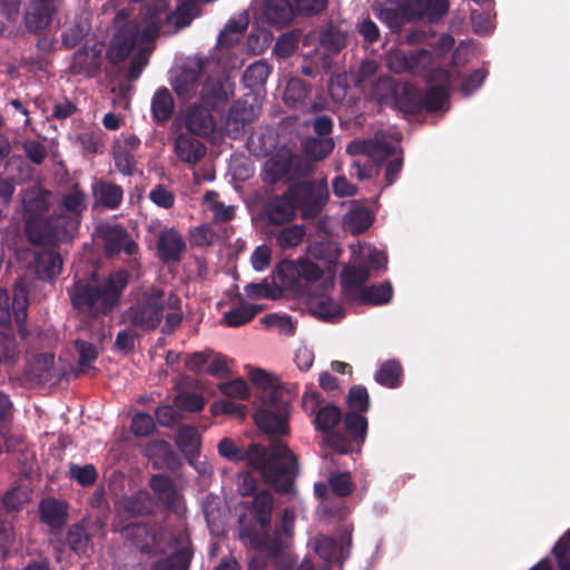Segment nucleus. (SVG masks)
<instances>
[{
  "label": "nucleus",
  "instance_id": "1",
  "mask_svg": "<svg viewBox=\"0 0 570 570\" xmlns=\"http://www.w3.org/2000/svg\"><path fill=\"white\" fill-rule=\"evenodd\" d=\"M167 6V0H155L153 4H147L140 12L139 18L134 21H127L128 17L122 11L116 16L115 26L117 31L110 42L108 57L112 61H120L137 48L138 56L134 58L129 67L131 80L137 79L147 65V56L150 51L149 43L158 35L164 19L178 30L188 26L198 14V7L191 1L183 2L170 14L166 12Z\"/></svg>",
  "mask_w": 570,
  "mask_h": 570
},
{
  "label": "nucleus",
  "instance_id": "2",
  "mask_svg": "<svg viewBox=\"0 0 570 570\" xmlns=\"http://www.w3.org/2000/svg\"><path fill=\"white\" fill-rule=\"evenodd\" d=\"M309 256L322 261L324 266L308 257L297 262L284 261L277 266V277L285 289H292L306 298L309 311L325 321H338L344 316L341 306L327 292L334 286L337 249L331 243H316L308 247Z\"/></svg>",
  "mask_w": 570,
  "mask_h": 570
},
{
  "label": "nucleus",
  "instance_id": "3",
  "mask_svg": "<svg viewBox=\"0 0 570 570\" xmlns=\"http://www.w3.org/2000/svg\"><path fill=\"white\" fill-rule=\"evenodd\" d=\"M386 264L385 254L372 245L365 243L351 245V259L342 273V286L346 298L368 305L387 304L393 297L391 283L363 286L373 272H384Z\"/></svg>",
  "mask_w": 570,
  "mask_h": 570
},
{
  "label": "nucleus",
  "instance_id": "4",
  "mask_svg": "<svg viewBox=\"0 0 570 570\" xmlns=\"http://www.w3.org/2000/svg\"><path fill=\"white\" fill-rule=\"evenodd\" d=\"M218 452L229 461L246 459L247 464L261 472L264 480L278 492H289L296 474L297 460L294 453L281 441H272L269 454L266 449L253 444L246 454L236 443L225 438L218 444Z\"/></svg>",
  "mask_w": 570,
  "mask_h": 570
},
{
  "label": "nucleus",
  "instance_id": "5",
  "mask_svg": "<svg viewBox=\"0 0 570 570\" xmlns=\"http://www.w3.org/2000/svg\"><path fill=\"white\" fill-rule=\"evenodd\" d=\"M50 193L33 187L28 189L22 198L26 233L35 244H55L71 239L77 230V220L70 218L65 227L57 225L56 216L43 219L42 215L50 205Z\"/></svg>",
  "mask_w": 570,
  "mask_h": 570
},
{
  "label": "nucleus",
  "instance_id": "6",
  "mask_svg": "<svg viewBox=\"0 0 570 570\" xmlns=\"http://www.w3.org/2000/svg\"><path fill=\"white\" fill-rule=\"evenodd\" d=\"M128 283L129 273L124 269L110 273L101 282L94 275L89 283L77 282L70 297L75 307L94 316L106 315L119 304Z\"/></svg>",
  "mask_w": 570,
  "mask_h": 570
},
{
  "label": "nucleus",
  "instance_id": "7",
  "mask_svg": "<svg viewBox=\"0 0 570 570\" xmlns=\"http://www.w3.org/2000/svg\"><path fill=\"white\" fill-rule=\"evenodd\" d=\"M327 184L322 181L315 185L303 181L289 187L287 193L281 197L272 198L266 207L267 219L272 224H285L295 217L297 208L302 209L304 218L318 214L327 199Z\"/></svg>",
  "mask_w": 570,
  "mask_h": 570
},
{
  "label": "nucleus",
  "instance_id": "8",
  "mask_svg": "<svg viewBox=\"0 0 570 570\" xmlns=\"http://www.w3.org/2000/svg\"><path fill=\"white\" fill-rule=\"evenodd\" d=\"M436 83L432 86L424 97L410 85H402L394 87L391 79L384 78L376 82L373 91V97L380 102H385L390 96H395L396 106L405 111H413L420 105L424 106L428 110H441L446 102V88L453 82L452 76L444 70L438 71L435 77Z\"/></svg>",
  "mask_w": 570,
  "mask_h": 570
},
{
  "label": "nucleus",
  "instance_id": "9",
  "mask_svg": "<svg viewBox=\"0 0 570 570\" xmlns=\"http://www.w3.org/2000/svg\"><path fill=\"white\" fill-rule=\"evenodd\" d=\"M400 138V134L394 130L386 134H377L373 140L353 141L348 145L347 153L353 156L365 155L376 161H382L393 156L394 158L389 163L385 170V179L387 185H391L402 167V158L399 156Z\"/></svg>",
  "mask_w": 570,
  "mask_h": 570
},
{
  "label": "nucleus",
  "instance_id": "10",
  "mask_svg": "<svg viewBox=\"0 0 570 570\" xmlns=\"http://www.w3.org/2000/svg\"><path fill=\"white\" fill-rule=\"evenodd\" d=\"M273 511V497L268 491L256 494L248 514L239 518L240 538L254 549H262L265 543L266 529L269 525Z\"/></svg>",
  "mask_w": 570,
  "mask_h": 570
},
{
  "label": "nucleus",
  "instance_id": "11",
  "mask_svg": "<svg viewBox=\"0 0 570 570\" xmlns=\"http://www.w3.org/2000/svg\"><path fill=\"white\" fill-rule=\"evenodd\" d=\"M289 399L278 397L275 393L272 397L259 402L254 414L257 428L269 436H284L289 434Z\"/></svg>",
  "mask_w": 570,
  "mask_h": 570
},
{
  "label": "nucleus",
  "instance_id": "12",
  "mask_svg": "<svg viewBox=\"0 0 570 570\" xmlns=\"http://www.w3.org/2000/svg\"><path fill=\"white\" fill-rule=\"evenodd\" d=\"M163 292L151 288L146 292L139 302L127 313V318L137 327L153 330L157 327L163 318Z\"/></svg>",
  "mask_w": 570,
  "mask_h": 570
},
{
  "label": "nucleus",
  "instance_id": "13",
  "mask_svg": "<svg viewBox=\"0 0 570 570\" xmlns=\"http://www.w3.org/2000/svg\"><path fill=\"white\" fill-rule=\"evenodd\" d=\"M258 92H248L232 107L225 124L226 135L237 138L245 127L253 122L261 112Z\"/></svg>",
  "mask_w": 570,
  "mask_h": 570
},
{
  "label": "nucleus",
  "instance_id": "14",
  "mask_svg": "<svg viewBox=\"0 0 570 570\" xmlns=\"http://www.w3.org/2000/svg\"><path fill=\"white\" fill-rule=\"evenodd\" d=\"M205 384L198 380L183 379L179 392L175 396V406L181 411L198 412L204 409L206 400L203 396Z\"/></svg>",
  "mask_w": 570,
  "mask_h": 570
},
{
  "label": "nucleus",
  "instance_id": "15",
  "mask_svg": "<svg viewBox=\"0 0 570 570\" xmlns=\"http://www.w3.org/2000/svg\"><path fill=\"white\" fill-rule=\"evenodd\" d=\"M186 129L196 136L207 137L216 131L214 118L205 107L193 105L181 112Z\"/></svg>",
  "mask_w": 570,
  "mask_h": 570
},
{
  "label": "nucleus",
  "instance_id": "16",
  "mask_svg": "<svg viewBox=\"0 0 570 570\" xmlns=\"http://www.w3.org/2000/svg\"><path fill=\"white\" fill-rule=\"evenodd\" d=\"M99 233L105 242L108 254L124 250L127 255L136 254L138 246L129 238L127 232L118 225L104 224L99 226Z\"/></svg>",
  "mask_w": 570,
  "mask_h": 570
},
{
  "label": "nucleus",
  "instance_id": "17",
  "mask_svg": "<svg viewBox=\"0 0 570 570\" xmlns=\"http://www.w3.org/2000/svg\"><path fill=\"white\" fill-rule=\"evenodd\" d=\"M174 153L181 163L194 167L206 155V146L190 134L180 132L174 140Z\"/></svg>",
  "mask_w": 570,
  "mask_h": 570
},
{
  "label": "nucleus",
  "instance_id": "18",
  "mask_svg": "<svg viewBox=\"0 0 570 570\" xmlns=\"http://www.w3.org/2000/svg\"><path fill=\"white\" fill-rule=\"evenodd\" d=\"M202 63L198 60L187 61L173 79L175 92L184 99L190 98L197 90Z\"/></svg>",
  "mask_w": 570,
  "mask_h": 570
},
{
  "label": "nucleus",
  "instance_id": "19",
  "mask_svg": "<svg viewBox=\"0 0 570 570\" xmlns=\"http://www.w3.org/2000/svg\"><path fill=\"white\" fill-rule=\"evenodd\" d=\"M431 61V55L428 51H417L406 56L399 49L391 50L386 56L387 68L393 72H419L426 62Z\"/></svg>",
  "mask_w": 570,
  "mask_h": 570
},
{
  "label": "nucleus",
  "instance_id": "20",
  "mask_svg": "<svg viewBox=\"0 0 570 570\" xmlns=\"http://www.w3.org/2000/svg\"><path fill=\"white\" fill-rule=\"evenodd\" d=\"M27 293L24 288L17 286L10 308L9 296L6 291L0 289V324H7L13 314L17 324H23L26 320Z\"/></svg>",
  "mask_w": 570,
  "mask_h": 570
},
{
  "label": "nucleus",
  "instance_id": "21",
  "mask_svg": "<svg viewBox=\"0 0 570 570\" xmlns=\"http://www.w3.org/2000/svg\"><path fill=\"white\" fill-rule=\"evenodd\" d=\"M315 552L326 562L341 561L348 552L351 534H345L340 542L327 537H317L312 542Z\"/></svg>",
  "mask_w": 570,
  "mask_h": 570
},
{
  "label": "nucleus",
  "instance_id": "22",
  "mask_svg": "<svg viewBox=\"0 0 570 570\" xmlns=\"http://www.w3.org/2000/svg\"><path fill=\"white\" fill-rule=\"evenodd\" d=\"M246 371L252 383L262 390L259 402L272 397L274 393L278 397L287 396L285 391L279 386L277 379L269 372L249 365L246 366Z\"/></svg>",
  "mask_w": 570,
  "mask_h": 570
},
{
  "label": "nucleus",
  "instance_id": "23",
  "mask_svg": "<svg viewBox=\"0 0 570 570\" xmlns=\"http://www.w3.org/2000/svg\"><path fill=\"white\" fill-rule=\"evenodd\" d=\"M295 514L292 509H286L282 520V530L276 531L275 540H267L265 535V543L263 544L262 551H266L271 556H278L285 551L287 547L286 540L292 537L294 528Z\"/></svg>",
  "mask_w": 570,
  "mask_h": 570
},
{
  "label": "nucleus",
  "instance_id": "24",
  "mask_svg": "<svg viewBox=\"0 0 570 570\" xmlns=\"http://www.w3.org/2000/svg\"><path fill=\"white\" fill-rule=\"evenodd\" d=\"M234 94V83L228 77L209 79L203 87L202 99L217 107Z\"/></svg>",
  "mask_w": 570,
  "mask_h": 570
},
{
  "label": "nucleus",
  "instance_id": "25",
  "mask_svg": "<svg viewBox=\"0 0 570 570\" xmlns=\"http://www.w3.org/2000/svg\"><path fill=\"white\" fill-rule=\"evenodd\" d=\"M52 0H35L26 14V23L30 30L39 31L49 26L55 12Z\"/></svg>",
  "mask_w": 570,
  "mask_h": 570
},
{
  "label": "nucleus",
  "instance_id": "26",
  "mask_svg": "<svg viewBox=\"0 0 570 570\" xmlns=\"http://www.w3.org/2000/svg\"><path fill=\"white\" fill-rule=\"evenodd\" d=\"M431 0H407L403 9V18L399 16H391V9L381 10L380 19L386 21L391 29H397L403 19L412 20L415 18L426 17L428 9L430 8Z\"/></svg>",
  "mask_w": 570,
  "mask_h": 570
},
{
  "label": "nucleus",
  "instance_id": "27",
  "mask_svg": "<svg viewBox=\"0 0 570 570\" xmlns=\"http://www.w3.org/2000/svg\"><path fill=\"white\" fill-rule=\"evenodd\" d=\"M185 247L183 237L174 229H167L159 236L158 252L164 261H178Z\"/></svg>",
  "mask_w": 570,
  "mask_h": 570
},
{
  "label": "nucleus",
  "instance_id": "28",
  "mask_svg": "<svg viewBox=\"0 0 570 570\" xmlns=\"http://www.w3.org/2000/svg\"><path fill=\"white\" fill-rule=\"evenodd\" d=\"M86 207V196L79 190L77 187L72 189L68 195L63 197L62 208L65 210L63 215L56 216L57 225L59 227H65L67 222L70 218H75L77 220V226L79 225V216L81 212Z\"/></svg>",
  "mask_w": 570,
  "mask_h": 570
},
{
  "label": "nucleus",
  "instance_id": "29",
  "mask_svg": "<svg viewBox=\"0 0 570 570\" xmlns=\"http://www.w3.org/2000/svg\"><path fill=\"white\" fill-rule=\"evenodd\" d=\"M150 487L165 505L175 510L180 509V494L169 478L155 475L150 480Z\"/></svg>",
  "mask_w": 570,
  "mask_h": 570
},
{
  "label": "nucleus",
  "instance_id": "30",
  "mask_svg": "<svg viewBox=\"0 0 570 570\" xmlns=\"http://www.w3.org/2000/svg\"><path fill=\"white\" fill-rule=\"evenodd\" d=\"M174 98L167 88H159L151 98L153 118L158 124H165L174 112Z\"/></svg>",
  "mask_w": 570,
  "mask_h": 570
},
{
  "label": "nucleus",
  "instance_id": "31",
  "mask_svg": "<svg viewBox=\"0 0 570 570\" xmlns=\"http://www.w3.org/2000/svg\"><path fill=\"white\" fill-rule=\"evenodd\" d=\"M117 514L119 517H134L148 513L150 511L149 494L140 491L130 498H125L117 503Z\"/></svg>",
  "mask_w": 570,
  "mask_h": 570
},
{
  "label": "nucleus",
  "instance_id": "32",
  "mask_svg": "<svg viewBox=\"0 0 570 570\" xmlns=\"http://www.w3.org/2000/svg\"><path fill=\"white\" fill-rule=\"evenodd\" d=\"M373 214L364 205L355 203L344 217L345 227L353 234L367 229L373 222Z\"/></svg>",
  "mask_w": 570,
  "mask_h": 570
},
{
  "label": "nucleus",
  "instance_id": "33",
  "mask_svg": "<svg viewBox=\"0 0 570 570\" xmlns=\"http://www.w3.org/2000/svg\"><path fill=\"white\" fill-rule=\"evenodd\" d=\"M62 267L60 256L53 252H42L36 257V273L39 278L51 281L57 277Z\"/></svg>",
  "mask_w": 570,
  "mask_h": 570
},
{
  "label": "nucleus",
  "instance_id": "34",
  "mask_svg": "<svg viewBox=\"0 0 570 570\" xmlns=\"http://www.w3.org/2000/svg\"><path fill=\"white\" fill-rule=\"evenodd\" d=\"M120 532L126 539H131L137 548L148 552L157 543L156 534L142 524H128Z\"/></svg>",
  "mask_w": 570,
  "mask_h": 570
},
{
  "label": "nucleus",
  "instance_id": "35",
  "mask_svg": "<svg viewBox=\"0 0 570 570\" xmlns=\"http://www.w3.org/2000/svg\"><path fill=\"white\" fill-rule=\"evenodd\" d=\"M263 13L269 23L285 26L293 18V8L288 0H267Z\"/></svg>",
  "mask_w": 570,
  "mask_h": 570
},
{
  "label": "nucleus",
  "instance_id": "36",
  "mask_svg": "<svg viewBox=\"0 0 570 570\" xmlns=\"http://www.w3.org/2000/svg\"><path fill=\"white\" fill-rule=\"evenodd\" d=\"M41 519L52 528H58L65 522L67 509L65 503L55 499H46L40 503Z\"/></svg>",
  "mask_w": 570,
  "mask_h": 570
},
{
  "label": "nucleus",
  "instance_id": "37",
  "mask_svg": "<svg viewBox=\"0 0 570 570\" xmlns=\"http://www.w3.org/2000/svg\"><path fill=\"white\" fill-rule=\"evenodd\" d=\"M191 552L187 540H183L181 547L170 554L167 560L156 563L154 570H188Z\"/></svg>",
  "mask_w": 570,
  "mask_h": 570
},
{
  "label": "nucleus",
  "instance_id": "38",
  "mask_svg": "<svg viewBox=\"0 0 570 570\" xmlns=\"http://www.w3.org/2000/svg\"><path fill=\"white\" fill-rule=\"evenodd\" d=\"M269 75V67L264 61H257L252 63L244 72L243 81L247 88H249L250 92H256L262 88Z\"/></svg>",
  "mask_w": 570,
  "mask_h": 570
},
{
  "label": "nucleus",
  "instance_id": "39",
  "mask_svg": "<svg viewBox=\"0 0 570 570\" xmlns=\"http://www.w3.org/2000/svg\"><path fill=\"white\" fill-rule=\"evenodd\" d=\"M259 311L261 307L254 304H243L226 312L223 320L227 326L238 327L253 320Z\"/></svg>",
  "mask_w": 570,
  "mask_h": 570
},
{
  "label": "nucleus",
  "instance_id": "40",
  "mask_svg": "<svg viewBox=\"0 0 570 570\" xmlns=\"http://www.w3.org/2000/svg\"><path fill=\"white\" fill-rule=\"evenodd\" d=\"M94 195L98 203L111 209L116 208L122 199L121 188L106 183L97 184L94 187Z\"/></svg>",
  "mask_w": 570,
  "mask_h": 570
},
{
  "label": "nucleus",
  "instance_id": "41",
  "mask_svg": "<svg viewBox=\"0 0 570 570\" xmlns=\"http://www.w3.org/2000/svg\"><path fill=\"white\" fill-rule=\"evenodd\" d=\"M247 24L248 18L246 14H239L237 18L229 20L219 35L218 43L228 47L237 42L243 31L247 28Z\"/></svg>",
  "mask_w": 570,
  "mask_h": 570
},
{
  "label": "nucleus",
  "instance_id": "42",
  "mask_svg": "<svg viewBox=\"0 0 570 570\" xmlns=\"http://www.w3.org/2000/svg\"><path fill=\"white\" fill-rule=\"evenodd\" d=\"M334 148V141L328 137H318L306 140L304 150L307 157L313 160H321L327 157Z\"/></svg>",
  "mask_w": 570,
  "mask_h": 570
},
{
  "label": "nucleus",
  "instance_id": "43",
  "mask_svg": "<svg viewBox=\"0 0 570 570\" xmlns=\"http://www.w3.org/2000/svg\"><path fill=\"white\" fill-rule=\"evenodd\" d=\"M344 426L354 441L358 443H363L365 441L367 421L363 415L356 412H348L344 417Z\"/></svg>",
  "mask_w": 570,
  "mask_h": 570
},
{
  "label": "nucleus",
  "instance_id": "44",
  "mask_svg": "<svg viewBox=\"0 0 570 570\" xmlns=\"http://www.w3.org/2000/svg\"><path fill=\"white\" fill-rule=\"evenodd\" d=\"M177 444L185 453H194L200 444L198 431L193 426H181L177 434Z\"/></svg>",
  "mask_w": 570,
  "mask_h": 570
},
{
  "label": "nucleus",
  "instance_id": "45",
  "mask_svg": "<svg viewBox=\"0 0 570 570\" xmlns=\"http://www.w3.org/2000/svg\"><path fill=\"white\" fill-rule=\"evenodd\" d=\"M210 413L214 416L228 414L239 420H244L247 413V407L229 400H218L210 405Z\"/></svg>",
  "mask_w": 570,
  "mask_h": 570
},
{
  "label": "nucleus",
  "instance_id": "46",
  "mask_svg": "<svg viewBox=\"0 0 570 570\" xmlns=\"http://www.w3.org/2000/svg\"><path fill=\"white\" fill-rule=\"evenodd\" d=\"M341 420V412L334 405H326L316 413V428L323 431L332 430Z\"/></svg>",
  "mask_w": 570,
  "mask_h": 570
},
{
  "label": "nucleus",
  "instance_id": "47",
  "mask_svg": "<svg viewBox=\"0 0 570 570\" xmlns=\"http://www.w3.org/2000/svg\"><path fill=\"white\" fill-rule=\"evenodd\" d=\"M305 236L303 226L294 225L282 229L276 238L282 248H292L299 245Z\"/></svg>",
  "mask_w": 570,
  "mask_h": 570
},
{
  "label": "nucleus",
  "instance_id": "48",
  "mask_svg": "<svg viewBox=\"0 0 570 570\" xmlns=\"http://www.w3.org/2000/svg\"><path fill=\"white\" fill-rule=\"evenodd\" d=\"M401 376V367L396 362H387L376 373V381L387 387H395Z\"/></svg>",
  "mask_w": 570,
  "mask_h": 570
},
{
  "label": "nucleus",
  "instance_id": "49",
  "mask_svg": "<svg viewBox=\"0 0 570 570\" xmlns=\"http://www.w3.org/2000/svg\"><path fill=\"white\" fill-rule=\"evenodd\" d=\"M68 542L71 549L78 554L87 553L89 550V537L83 525L77 524L68 532Z\"/></svg>",
  "mask_w": 570,
  "mask_h": 570
},
{
  "label": "nucleus",
  "instance_id": "50",
  "mask_svg": "<svg viewBox=\"0 0 570 570\" xmlns=\"http://www.w3.org/2000/svg\"><path fill=\"white\" fill-rule=\"evenodd\" d=\"M219 391L233 399L246 400L249 397V387L243 379H235L229 382L218 384Z\"/></svg>",
  "mask_w": 570,
  "mask_h": 570
},
{
  "label": "nucleus",
  "instance_id": "51",
  "mask_svg": "<svg viewBox=\"0 0 570 570\" xmlns=\"http://www.w3.org/2000/svg\"><path fill=\"white\" fill-rule=\"evenodd\" d=\"M70 478L76 480L80 485H91L97 480V471L91 464L77 465L72 464L69 468Z\"/></svg>",
  "mask_w": 570,
  "mask_h": 570
},
{
  "label": "nucleus",
  "instance_id": "52",
  "mask_svg": "<svg viewBox=\"0 0 570 570\" xmlns=\"http://www.w3.org/2000/svg\"><path fill=\"white\" fill-rule=\"evenodd\" d=\"M114 158L116 167L124 175H131L135 169V160L131 153L116 142L114 148Z\"/></svg>",
  "mask_w": 570,
  "mask_h": 570
},
{
  "label": "nucleus",
  "instance_id": "53",
  "mask_svg": "<svg viewBox=\"0 0 570 570\" xmlns=\"http://www.w3.org/2000/svg\"><path fill=\"white\" fill-rule=\"evenodd\" d=\"M205 372L216 377H226L230 374L229 361L224 355L209 353Z\"/></svg>",
  "mask_w": 570,
  "mask_h": 570
},
{
  "label": "nucleus",
  "instance_id": "54",
  "mask_svg": "<svg viewBox=\"0 0 570 570\" xmlns=\"http://www.w3.org/2000/svg\"><path fill=\"white\" fill-rule=\"evenodd\" d=\"M350 412H365L368 409V394L362 386H354L347 396Z\"/></svg>",
  "mask_w": 570,
  "mask_h": 570
},
{
  "label": "nucleus",
  "instance_id": "55",
  "mask_svg": "<svg viewBox=\"0 0 570 570\" xmlns=\"http://www.w3.org/2000/svg\"><path fill=\"white\" fill-rule=\"evenodd\" d=\"M261 322L266 327L278 328L286 335H292L294 333L292 320L286 315L268 314L264 316Z\"/></svg>",
  "mask_w": 570,
  "mask_h": 570
},
{
  "label": "nucleus",
  "instance_id": "56",
  "mask_svg": "<svg viewBox=\"0 0 570 570\" xmlns=\"http://www.w3.org/2000/svg\"><path fill=\"white\" fill-rule=\"evenodd\" d=\"M154 429V419L149 414L138 413L131 420V431L137 436H147Z\"/></svg>",
  "mask_w": 570,
  "mask_h": 570
},
{
  "label": "nucleus",
  "instance_id": "57",
  "mask_svg": "<svg viewBox=\"0 0 570 570\" xmlns=\"http://www.w3.org/2000/svg\"><path fill=\"white\" fill-rule=\"evenodd\" d=\"M314 352L304 344L298 345L294 351V363L301 372L308 371L314 364Z\"/></svg>",
  "mask_w": 570,
  "mask_h": 570
},
{
  "label": "nucleus",
  "instance_id": "58",
  "mask_svg": "<svg viewBox=\"0 0 570 570\" xmlns=\"http://www.w3.org/2000/svg\"><path fill=\"white\" fill-rule=\"evenodd\" d=\"M553 551L560 570H570V531L558 542Z\"/></svg>",
  "mask_w": 570,
  "mask_h": 570
},
{
  "label": "nucleus",
  "instance_id": "59",
  "mask_svg": "<svg viewBox=\"0 0 570 570\" xmlns=\"http://www.w3.org/2000/svg\"><path fill=\"white\" fill-rule=\"evenodd\" d=\"M149 198L155 205L163 208H170L175 202L173 191L163 185L156 186L150 191Z\"/></svg>",
  "mask_w": 570,
  "mask_h": 570
},
{
  "label": "nucleus",
  "instance_id": "60",
  "mask_svg": "<svg viewBox=\"0 0 570 570\" xmlns=\"http://www.w3.org/2000/svg\"><path fill=\"white\" fill-rule=\"evenodd\" d=\"M345 46V36L337 30H328L321 36V47L328 51H338Z\"/></svg>",
  "mask_w": 570,
  "mask_h": 570
},
{
  "label": "nucleus",
  "instance_id": "61",
  "mask_svg": "<svg viewBox=\"0 0 570 570\" xmlns=\"http://www.w3.org/2000/svg\"><path fill=\"white\" fill-rule=\"evenodd\" d=\"M306 95L305 87L299 79L293 78L287 82L284 99L287 104L295 105Z\"/></svg>",
  "mask_w": 570,
  "mask_h": 570
},
{
  "label": "nucleus",
  "instance_id": "62",
  "mask_svg": "<svg viewBox=\"0 0 570 570\" xmlns=\"http://www.w3.org/2000/svg\"><path fill=\"white\" fill-rule=\"evenodd\" d=\"M245 293L252 298H272L275 299L278 293L267 283L248 284L245 286Z\"/></svg>",
  "mask_w": 570,
  "mask_h": 570
},
{
  "label": "nucleus",
  "instance_id": "63",
  "mask_svg": "<svg viewBox=\"0 0 570 570\" xmlns=\"http://www.w3.org/2000/svg\"><path fill=\"white\" fill-rule=\"evenodd\" d=\"M76 347L79 353V364L81 368H88L90 363L95 361L98 356V351L91 343H87L83 341H77Z\"/></svg>",
  "mask_w": 570,
  "mask_h": 570
},
{
  "label": "nucleus",
  "instance_id": "64",
  "mask_svg": "<svg viewBox=\"0 0 570 570\" xmlns=\"http://www.w3.org/2000/svg\"><path fill=\"white\" fill-rule=\"evenodd\" d=\"M330 485L337 495H346L352 490L351 476L348 473L333 474L330 479Z\"/></svg>",
  "mask_w": 570,
  "mask_h": 570
}]
</instances>
